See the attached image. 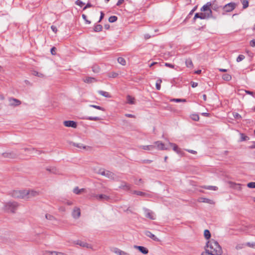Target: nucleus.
I'll use <instances>...</instances> for the list:
<instances>
[{
	"instance_id": "nucleus-7",
	"label": "nucleus",
	"mask_w": 255,
	"mask_h": 255,
	"mask_svg": "<svg viewBox=\"0 0 255 255\" xmlns=\"http://www.w3.org/2000/svg\"><path fill=\"white\" fill-rule=\"evenodd\" d=\"M39 195V192L33 190H27V200L36 197Z\"/></svg>"
},
{
	"instance_id": "nucleus-59",
	"label": "nucleus",
	"mask_w": 255,
	"mask_h": 255,
	"mask_svg": "<svg viewBox=\"0 0 255 255\" xmlns=\"http://www.w3.org/2000/svg\"><path fill=\"white\" fill-rule=\"evenodd\" d=\"M186 150L188 152H189V153H192V154H195L197 153V152L194 150H191V149H186Z\"/></svg>"
},
{
	"instance_id": "nucleus-30",
	"label": "nucleus",
	"mask_w": 255,
	"mask_h": 255,
	"mask_svg": "<svg viewBox=\"0 0 255 255\" xmlns=\"http://www.w3.org/2000/svg\"><path fill=\"white\" fill-rule=\"evenodd\" d=\"M222 78L225 81H229L232 79V76L229 74H225L222 76Z\"/></svg>"
},
{
	"instance_id": "nucleus-19",
	"label": "nucleus",
	"mask_w": 255,
	"mask_h": 255,
	"mask_svg": "<svg viewBox=\"0 0 255 255\" xmlns=\"http://www.w3.org/2000/svg\"><path fill=\"white\" fill-rule=\"evenodd\" d=\"M110 199V197L105 194H99L98 196L97 197V200L98 201H108Z\"/></svg>"
},
{
	"instance_id": "nucleus-33",
	"label": "nucleus",
	"mask_w": 255,
	"mask_h": 255,
	"mask_svg": "<svg viewBox=\"0 0 255 255\" xmlns=\"http://www.w3.org/2000/svg\"><path fill=\"white\" fill-rule=\"evenodd\" d=\"M72 145H74V146H76V147L79 148L86 149V146L84 145L82 143H73Z\"/></svg>"
},
{
	"instance_id": "nucleus-24",
	"label": "nucleus",
	"mask_w": 255,
	"mask_h": 255,
	"mask_svg": "<svg viewBox=\"0 0 255 255\" xmlns=\"http://www.w3.org/2000/svg\"><path fill=\"white\" fill-rule=\"evenodd\" d=\"M98 93L100 95H102L103 97H105L106 98H111V95H110V94L107 92L102 91V90H99L98 91Z\"/></svg>"
},
{
	"instance_id": "nucleus-46",
	"label": "nucleus",
	"mask_w": 255,
	"mask_h": 255,
	"mask_svg": "<svg viewBox=\"0 0 255 255\" xmlns=\"http://www.w3.org/2000/svg\"><path fill=\"white\" fill-rule=\"evenodd\" d=\"M247 186L250 188H255V182H252L248 183Z\"/></svg>"
},
{
	"instance_id": "nucleus-10",
	"label": "nucleus",
	"mask_w": 255,
	"mask_h": 255,
	"mask_svg": "<svg viewBox=\"0 0 255 255\" xmlns=\"http://www.w3.org/2000/svg\"><path fill=\"white\" fill-rule=\"evenodd\" d=\"M74 243L75 244L79 245L80 246L84 247V248H86L87 249H92V246L91 245H90L86 242L80 241V240H77V241H74Z\"/></svg>"
},
{
	"instance_id": "nucleus-36",
	"label": "nucleus",
	"mask_w": 255,
	"mask_h": 255,
	"mask_svg": "<svg viewBox=\"0 0 255 255\" xmlns=\"http://www.w3.org/2000/svg\"><path fill=\"white\" fill-rule=\"evenodd\" d=\"M203 188L206 189L212 190L214 191H216L218 189L217 186H205L203 187Z\"/></svg>"
},
{
	"instance_id": "nucleus-47",
	"label": "nucleus",
	"mask_w": 255,
	"mask_h": 255,
	"mask_svg": "<svg viewBox=\"0 0 255 255\" xmlns=\"http://www.w3.org/2000/svg\"><path fill=\"white\" fill-rule=\"evenodd\" d=\"M245 57L244 55H240L238 56V57H237V61L238 62H239L241 61H242L243 60H244L245 59Z\"/></svg>"
},
{
	"instance_id": "nucleus-57",
	"label": "nucleus",
	"mask_w": 255,
	"mask_h": 255,
	"mask_svg": "<svg viewBox=\"0 0 255 255\" xmlns=\"http://www.w3.org/2000/svg\"><path fill=\"white\" fill-rule=\"evenodd\" d=\"M51 29L52 30V31H53L54 32H55V33H56V32H57V28H56V26H54V25H52V26H51Z\"/></svg>"
},
{
	"instance_id": "nucleus-12",
	"label": "nucleus",
	"mask_w": 255,
	"mask_h": 255,
	"mask_svg": "<svg viewBox=\"0 0 255 255\" xmlns=\"http://www.w3.org/2000/svg\"><path fill=\"white\" fill-rule=\"evenodd\" d=\"M230 187L232 188L236 189L238 191L242 190V185L239 183H236L230 181L228 182Z\"/></svg>"
},
{
	"instance_id": "nucleus-25",
	"label": "nucleus",
	"mask_w": 255,
	"mask_h": 255,
	"mask_svg": "<svg viewBox=\"0 0 255 255\" xmlns=\"http://www.w3.org/2000/svg\"><path fill=\"white\" fill-rule=\"evenodd\" d=\"M106 177L111 179H114L116 177L114 173L108 170L106 171Z\"/></svg>"
},
{
	"instance_id": "nucleus-31",
	"label": "nucleus",
	"mask_w": 255,
	"mask_h": 255,
	"mask_svg": "<svg viewBox=\"0 0 255 255\" xmlns=\"http://www.w3.org/2000/svg\"><path fill=\"white\" fill-rule=\"evenodd\" d=\"M83 119L88 120H90V121H99L100 120V118L98 117H87Z\"/></svg>"
},
{
	"instance_id": "nucleus-27",
	"label": "nucleus",
	"mask_w": 255,
	"mask_h": 255,
	"mask_svg": "<svg viewBox=\"0 0 255 255\" xmlns=\"http://www.w3.org/2000/svg\"><path fill=\"white\" fill-rule=\"evenodd\" d=\"M132 193L136 194V195H138V196H148V194H146V193L143 192H141V191H135V190L133 191L132 192Z\"/></svg>"
},
{
	"instance_id": "nucleus-52",
	"label": "nucleus",
	"mask_w": 255,
	"mask_h": 255,
	"mask_svg": "<svg viewBox=\"0 0 255 255\" xmlns=\"http://www.w3.org/2000/svg\"><path fill=\"white\" fill-rule=\"evenodd\" d=\"M76 4L80 6H82L85 4L81 0H77L76 2Z\"/></svg>"
},
{
	"instance_id": "nucleus-49",
	"label": "nucleus",
	"mask_w": 255,
	"mask_h": 255,
	"mask_svg": "<svg viewBox=\"0 0 255 255\" xmlns=\"http://www.w3.org/2000/svg\"><path fill=\"white\" fill-rule=\"evenodd\" d=\"M191 118L193 120L195 121H198L199 120V117L198 115H192L191 116Z\"/></svg>"
},
{
	"instance_id": "nucleus-4",
	"label": "nucleus",
	"mask_w": 255,
	"mask_h": 255,
	"mask_svg": "<svg viewBox=\"0 0 255 255\" xmlns=\"http://www.w3.org/2000/svg\"><path fill=\"white\" fill-rule=\"evenodd\" d=\"M211 6V4L210 2H207L205 5H203L201 8V11L204 12L206 13H209L210 16L212 17V11L210 8Z\"/></svg>"
},
{
	"instance_id": "nucleus-41",
	"label": "nucleus",
	"mask_w": 255,
	"mask_h": 255,
	"mask_svg": "<svg viewBox=\"0 0 255 255\" xmlns=\"http://www.w3.org/2000/svg\"><path fill=\"white\" fill-rule=\"evenodd\" d=\"M89 106H90V107H92V108H94L97 109H98V110H101V111H105V109H104V108H103V107H102L99 106L94 105H90Z\"/></svg>"
},
{
	"instance_id": "nucleus-64",
	"label": "nucleus",
	"mask_w": 255,
	"mask_h": 255,
	"mask_svg": "<svg viewBox=\"0 0 255 255\" xmlns=\"http://www.w3.org/2000/svg\"><path fill=\"white\" fill-rule=\"evenodd\" d=\"M192 87L193 88L196 87L198 86V83L196 82H192L191 83Z\"/></svg>"
},
{
	"instance_id": "nucleus-43",
	"label": "nucleus",
	"mask_w": 255,
	"mask_h": 255,
	"mask_svg": "<svg viewBox=\"0 0 255 255\" xmlns=\"http://www.w3.org/2000/svg\"><path fill=\"white\" fill-rule=\"evenodd\" d=\"M162 82V80L161 79H158L157 80L156 82V89L159 90L160 89V84Z\"/></svg>"
},
{
	"instance_id": "nucleus-35",
	"label": "nucleus",
	"mask_w": 255,
	"mask_h": 255,
	"mask_svg": "<svg viewBox=\"0 0 255 255\" xmlns=\"http://www.w3.org/2000/svg\"><path fill=\"white\" fill-rule=\"evenodd\" d=\"M84 191V189H79L78 187H76L73 190V192L76 194H80L82 192Z\"/></svg>"
},
{
	"instance_id": "nucleus-40",
	"label": "nucleus",
	"mask_w": 255,
	"mask_h": 255,
	"mask_svg": "<svg viewBox=\"0 0 255 255\" xmlns=\"http://www.w3.org/2000/svg\"><path fill=\"white\" fill-rule=\"evenodd\" d=\"M244 8H246L249 6V2L247 0H241Z\"/></svg>"
},
{
	"instance_id": "nucleus-44",
	"label": "nucleus",
	"mask_w": 255,
	"mask_h": 255,
	"mask_svg": "<svg viewBox=\"0 0 255 255\" xmlns=\"http://www.w3.org/2000/svg\"><path fill=\"white\" fill-rule=\"evenodd\" d=\"M32 74L35 76H37L39 77H41V78L44 77V75L43 74L39 73L35 71L33 72Z\"/></svg>"
},
{
	"instance_id": "nucleus-6",
	"label": "nucleus",
	"mask_w": 255,
	"mask_h": 255,
	"mask_svg": "<svg viewBox=\"0 0 255 255\" xmlns=\"http://www.w3.org/2000/svg\"><path fill=\"white\" fill-rule=\"evenodd\" d=\"M143 210L144 211V216L146 218H147L151 220L155 219V216L154 215V213L152 211L145 208H144Z\"/></svg>"
},
{
	"instance_id": "nucleus-23",
	"label": "nucleus",
	"mask_w": 255,
	"mask_h": 255,
	"mask_svg": "<svg viewBox=\"0 0 255 255\" xmlns=\"http://www.w3.org/2000/svg\"><path fill=\"white\" fill-rule=\"evenodd\" d=\"M83 81L87 83H92L95 82L96 80L93 77H87L83 79Z\"/></svg>"
},
{
	"instance_id": "nucleus-37",
	"label": "nucleus",
	"mask_w": 255,
	"mask_h": 255,
	"mask_svg": "<svg viewBox=\"0 0 255 255\" xmlns=\"http://www.w3.org/2000/svg\"><path fill=\"white\" fill-rule=\"evenodd\" d=\"M102 28H103V27L101 24H98L95 26L94 31L95 32H100V31H102Z\"/></svg>"
},
{
	"instance_id": "nucleus-60",
	"label": "nucleus",
	"mask_w": 255,
	"mask_h": 255,
	"mask_svg": "<svg viewBox=\"0 0 255 255\" xmlns=\"http://www.w3.org/2000/svg\"><path fill=\"white\" fill-rule=\"evenodd\" d=\"M82 17L86 21V22L87 23L90 24L91 23V22L90 21H88V20H87V18H86L87 16L86 15H85L84 14H82Z\"/></svg>"
},
{
	"instance_id": "nucleus-11",
	"label": "nucleus",
	"mask_w": 255,
	"mask_h": 255,
	"mask_svg": "<svg viewBox=\"0 0 255 255\" xmlns=\"http://www.w3.org/2000/svg\"><path fill=\"white\" fill-rule=\"evenodd\" d=\"M153 145H155V148L158 150H167L168 148L165 147V145L161 141H157L154 143Z\"/></svg>"
},
{
	"instance_id": "nucleus-34",
	"label": "nucleus",
	"mask_w": 255,
	"mask_h": 255,
	"mask_svg": "<svg viewBox=\"0 0 255 255\" xmlns=\"http://www.w3.org/2000/svg\"><path fill=\"white\" fill-rule=\"evenodd\" d=\"M118 62L120 64L124 66L126 64V61L125 59L123 57H119L118 58Z\"/></svg>"
},
{
	"instance_id": "nucleus-5",
	"label": "nucleus",
	"mask_w": 255,
	"mask_h": 255,
	"mask_svg": "<svg viewBox=\"0 0 255 255\" xmlns=\"http://www.w3.org/2000/svg\"><path fill=\"white\" fill-rule=\"evenodd\" d=\"M211 17V16L209 15V13H206L205 12H200V13H196L194 17L193 18V20L195 21L196 18H200L201 19H208Z\"/></svg>"
},
{
	"instance_id": "nucleus-14",
	"label": "nucleus",
	"mask_w": 255,
	"mask_h": 255,
	"mask_svg": "<svg viewBox=\"0 0 255 255\" xmlns=\"http://www.w3.org/2000/svg\"><path fill=\"white\" fill-rule=\"evenodd\" d=\"M9 105L12 106H17L21 104V102L14 98H10L9 99Z\"/></svg>"
},
{
	"instance_id": "nucleus-61",
	"label": "nucleus",
	"mask_w": 255,
	"mask_h": 255,
	"mask_svg": "<svg viewBox=\"0 0 255 255\" xmlns=\"http://www.w3.org/2000/svg\"><path fill=\"white\" fill-rule=\"evenodd\" d=\"M250 45L252 47L255 46V39L252 40L250 41Z\"/></svg>"
},
{
	"instance_id": "nucleus-26",
	"label": "nucleus",
	"mask_w": 255,
	"mask_h": 255,
	"mask_svg": "<svg viewBox=\"0 0 255 255\" xmlns=\"http://www.w3.org/2000/svg\"><path fill=\"white\" fill-rule=\"evenodd\" d=\"M120 188H122L126 190H129L130 188V185L126 183H122L120 186Z\"/></svg>"
},
{
	"instance_id": "nucleus-63",
	"label": "nucleus",
	"mask_w": 255,
	"mask_h": 255,
	"mask_svg": "<svg viewBox=\"0 0 255 255\" xmlns=\"http://www.w3.org/2000/svg\"><path fill=\"white\" fill-rule=\"evenodd\" d=\"M247 245L250 247L254 248L255 247V244L248 243Z\"/></svg>"
},
{
	"instance_id": "nucleus-55",
	"label": "nucleus",
	"mask_w": 255,
	"mask_h": 255,
	"mask_svg": "<svg viewBox=\"0 0 255 255\" xmlns=\"http://www.w3.org/2000/svg\"><path fill=\"white\" fill-rule=\"evenodd\" d=\"M56 48L53 47L51 49V53L52 55H55L56 54Z\"/></svg>"
},
{
	"instance_id": "nucleus-56",
	"label": "nucleus",
	"mask_w": 255,
	"mask_h": 255,
	"mask_svg": "<svg viewBox=\"0 0 255 255\" xmlns=\"http://www.w3.org/2000/svg\"><path fill=\"white\" fill-rule=\"evenodd\" d=\"M118 74L116 73H112L110 75V77L116 78L118 76Z\"/></svg>"
},
{
	"instance_id": "nucleus-32",
	"label": "nucleus",
	"mask_w": 255,
	"mask_h": 255,
	"mask_svg": "<svg viewBox=\"0 0 255 255\" xmlns=\"http://www.w3.org/2000/svg\"><path fill=\"white\" fill-rule=\"evenodd\" d=\"M204 236L206 239L208 240L211 237V234L208 230H205L204 232Z\"/></svg>"
},
{
	"instance_id": "nucleus-13",
	"label": "nucleus",
	"mask_w": 255,
	"mask_h": 255,
	"mask_svg": "<svg viewBox=\"0 0 255 255\" xmlns=\"http://www.w3.org/2000/svg\"><path fill=\"white\" fill-rule=\"evenodd\" d=\"M63 124L66 127L76 128L77 126V123L73 121H65L64 122Z\"/></svg>"
},
{
	"instance_id": "nucleus-20",
	"label": "nucleus",
	"mask_w": 255,
	"mask_h": 255,
	"mask_svg": "<svg viewBox=\"0 0 255 255\" xmlns=\"http://www.w3.org/2000/svg\"><path fill=\"white\" fill-rule=\"evenodd\" d=\"M2 156L5 158H13L16 156V154L13 152H5L2 153Z\"/></svg>"
},
{
	"instance_id": "nucleus-15",
	"label": "nucleus",
	"mask_w": 255,
	"mask_h": 255,
	"mask_svg": "<svg viewBox=\"0 0 255 255\" xmlns=\"http://www.w3.org/2000/svg\"><path fill=\"white\" fill-rule=\"evenodd\" d=\"M144 234L148 237L151 238L154 241H159V240L153 234H152L150 231H146L144 232Z\"/></svg>"
},
{
	"instance_id": "nucleus-58",
	"label": "nucleus",
	"mask_w": 255,
	"mask_h": 255,
	"mask_svg": "<svg viewBox=\"0 0 255 255\" xmlns=\"http://www.w3.org/2000/svg\"><path fill=\"white\" fill-rule=\"evenodd\" d=\"M197 8V6H195L192 10L190 12V13H189L188 14V16H189L190 15H192L193 12L196 10Z\"/></svg>"
},
{
	"instance_id": "nucleus-21",
	"label": "nucleus",
	"mask_w": 255,
	"mask_h": 255,
	"mask_svg": "<svg viewBox=\"0 0 255 255\" xmlns=\"http://www.w3.org/2000/svg\"><path fill=\"white\" fill-rule=\"evenodd\" d=\"M139 148L144 150H151L155 148L154 145H140Z\"/></svg>"
},
{
	"instance_id": "nucleus-28",
	"label": "nucleus",
	"mask_w": 255,
	"mask_h": 255,
	"mask_svg": "<svg viewBox=\"0 0 255 255\" xmlns=\"http://www.w3.org/2000/svg\"><path fill=\"white\" fill-rule=\"evenodd\" d=\"M127 103L129 104H134V98L129 95L127 97Z\"/></svg>"
},
{
	"instance_id": "nucleus-2",
	"label": "nucleus",
	"mask_w": 255,
	"mask_h": 255,
	"mask_svg": "<svg viewBox=\"0 0 255 255\" xmlns=\"http://www.w3.org/2000/svg\"><path fill=\"white\" fill-rule=\"evenodd\" d=\"M18 205L15 202H9L4 204L3 210L8 213H14Z\"/></svg>"
},
{
	"instance_id": "nucleus-9",
	"label": "nucleus",
	"mask_w": 255,
	"mask_h": 255,
	"mask_svg": "<svg viewBox=\"0 0 255 255\" xmlns=\"http://www.w3.org/2000/svg\"><path fill=\"white\" fill-rule=\"evenodd\" d=\"M169 144L171 147H172L173 150L175 152H176L177 154L181 155H184L183 152L181 150V149L180 148H179L178 147V146L176 144H175L174 143H172V142H169Z\"/></svg>"
},
{
	"instance_id": "nucleus-50",
	"label": "nucleus",
	"mask_w": 255,
	"mask_h": 255,
	"mask_svg": "<svg viewBox=\"0 0 255 255\" xmlns=\"http://www.w3.org/2000/svg\"><path fill=\"white\" fill-rule=\"evenodd\" d=\"M45 218L49 220H53L55 219L54 217L50 214H46Z\"/></svg>"
},
{
	"instance_id": "nucleus-29",
	"label": "nucleus",
	"mask_w": 255,
	"mask_h": 255,
	"mask_svg": "<svg viewBox=\"0 0 255 255\" xmlns=\"http://www.w3.org/2000/svg\"><path fill=\"white\" fill-rule=\"evenodd\" d=\"M186 66L188 68H193V64L190 59H188L185 61Z\"/></svg>"
},
{
	"instance_id": "nucleus-53",
	"label": "nucleus",
	"mask_w": 255,
	"mask_h": 255,
	"mask_svg": "<svg viewBox=\"0 0 255 255\" xmlns=\"http://www.w3.org/2000/svg\"><path fill=\"white\" fill-rule=\"evenodd\" d=\"M165 66L171 68H174V65L168 63H165Z\"/></svg>"
},
{
	"instance_id": "nucleus-62",
	"label": "nucleus",
	"mask_w": 255,
	"mask_h": 255,
	"mask_svg": "<svg viewBox=\"0 0 255 255\" xmlns=\"http://www.w3.org/2000/svg\"><path fill=\"white\" fill-rule=\"evenodd\" d=\"M124 1V0H119L117 3V5L119 6L122 4Z\"/></svg>"
},
{
	"instance_id": "nucleus-42",
	"label": "nucleus",
	"mask_w": 255,
	"mask_h": 255,
	"mask_svg": "<svg viewBox=\"0 0 255 255\" xmlns=\"http://www.w3.org/2000/svg\"><path fill=\"white\" fill-rule=\"evenodd\" d=\"M118 19V17L116 16H111L109 18V21L110 22H114L116 21Z\"/></svg>"
},
{
	"instance_id": "nucleus-38",
	"label": "nucleus",
	"mask_w": 255,
	"mask_h": 255,
	"mask_svg": "<svg viewBox=\"0 0 255 255\" xmlns=\"http://www.w3.org/2000/svg\"><path fill=\"white\" fill-rule=\"evenodd\" d=\"M25 150H27V149H25ZM27 150L31 151V153H33L35 154H40L41 152L40 151H38L37 150H36L34 148H28Z\"/></svg>"
},
{
	"instance_id": "nucleus-3",
	"label": "nucleus",
	"mask_w": 255,
	"mask_h": 255,
	"mask_svg": "<svg viewBox=\"0 0 255 255\" xmlns=\"http://www.w3.org/2000/svg\"><path fill=\"white\" fill-rule=\"evenodd\" d=\"M12 196L15 198L27 200V190L13 191L12 193Z\"/></svg>"
},
{
	"instance_id": "nucleus-39",
	"label": "nucleus",
	"mask_w": 255,
	"mask_h": 255,
	"mask_svg": "<svg viewBox=\"0 0 255 255\" xmlns=\"http://www.w3.org/2000/svg\"><path fill=\"white\" fill-rule=\"evenodd\" d=\"M170 101L175 102H185L186 100L184 99H172L170 100Z\"/></svg>"
},
{
	"instance_id": "nucleus-17",
	"label": "nucleus",
	"mask_w": 255,
	"mask_h": 255,
	"mask_svg": "<svg viewBox=\"0 0 255 255\" xmlns=\"http://www.w3.org/2000/svg\"><path fill=\"white\" fill-rule=\"evenodd\" d=\"M113 252L117 255H130L129 253L122 251L118 248L114 249Z\"/></svg>"
},
{
	"instance_id": "nucleus-54",
	"label": "nucleus",
	"mask_w": 255,
	"mask_h": 255,
	"mask_svg": "<svg viewBox=\"0 0 255 255\" xmlns=\"http://www.w3.org/2000/svg\"><path fill=\"white\" fill-rule=\"evenodd\" d=\"M143 182L141 179H139L135 181V183L137 185H140V183H143Z\"/></svg>"
},
{
	"instance_id": "nucleus-48",
	"label": "nucleus",
	"mask_w": 255,
	"mask_h": 255,
	"mask_svg": "<svg viewBox=\"0 0 255 255\" xmlns=\"http://www.w3.org/2000/svg\"><path fill=\"white\" fill-rule=\"evenodd\" d=\"M98 195L99 194H96L95 193L91 192L90 194V198L95 200H97V197L98 196Z\"/></svg>"
},
{
	"instance_id": "nucleus-16",
	"label": "nucleus",
	"mask_w": 255,
	"mask_h": 255,
	"mask_svg": "<svg viewBox=\"0 0 255 255\" xmlns=\"http://www.w3.org/2000/svg\"><path fill=\"white\" fill-rule=\"evenodd\" d=\"M134 248L138 249L140 252L143 254L146 255L148 253V250L145 247L142 246H134Z\"/></svg>"
},
{
	"instance_id": "nucleus-18",
	"label": "nucleus",
	"mask_w": 255,
	"mask_h": 255,
	"mask_svg": "<svg viewBox=\"0 0 255 255\" xmlns=\"http://www.w3.org/2000/svg\"><path fill=\"white\" fill-rule=\"evenodd\" d=\"M81 214L80 210L79 208H75L72 213V216L73 217L77 219L78 218Z\"/></svg>"
},
{
	"instance_id": "nucleus-8",
	"label": "nucleus",
	"mask_w": 255,
	"mask_h": 255,
	"mask_svg": "<svg viewBox=\"0 0 255 255\" xmlns=\"http://www.w3.org/2000/svg\"><path fill=\"white\" fill-rule=\"evenodd\" d=\"M235 8V3L234 2H230L224 6L223 9L226 12H230L232 11Z\"/></svg>"
},
{
	"instance_id": "nucleus-22",
	"label": "nucleus",
	"mask_w": 255,
	"mask_h": 255,
	"mask_svg": "<svg viewBox=\"0 0 255 255\" xmlns=\"http://www.w3.org/2000/svg\"><path fill=\"white\" fill-rule=\"evenodd\" d=\"M198 201L200 202L207 203L210 204H214V202L212 200L206 198H200Z\"/></svg>"
},
{
	"instance_id": "nucleus-1",
	"label": "nucleus",
	"mask_w": 255,
	"mask_h": 255,
	"mask_svg": "<svg viewBox=\"0 0 255 255\" xmlns=\"http://www.w3.org/2000/svg\"><path fill=\"white\" fill-rule=\"evenodd\" d=\"M222 252V248L218 242L213 239L207 242L206 251L204 253L211 255H221Z\"/></svg>"
},
{
	"instance_id": "nucleus-45",
	"label": "nucleus",
	"mask_w": 255,
	"mask_h": 255,
	"mask_svg": "<svg viewBox=\"0 0 255 255\" xmlns=\"http://www.w3.org/2000/svg\"><path fill=\"white\" fill-rule=\"evenodd\" d=\"M249 139V137L243 133H241V141H245Z\"/></svg>"
},
{
	"instance_id": "nucleus-51",
	"label": "nucleus",
	"mask_w": 255,
	"mask_h": 255,
	"mask_svg": "<svg viewBox=\"0 0 255 255\" xmlns=\"http://www.w3.org/2000/svg\"><path fill=\"white\" fill-rule=\"evenodd\" d=\"M233 116L234 117L237 119H241L242 118L241 116L238 113H234L233 114Z\"/></svg>"
}]
</instances>
